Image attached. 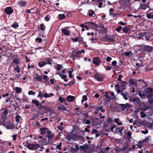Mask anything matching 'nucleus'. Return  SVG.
<instances>
[{
    "label": "nucleus",
    "mask_w": 153,
    "mask_h": 153,
    "mask_svg": "<svg viewBox=\"0 0 153 153\" xmlns=\"http://www.w3.org/2000/svg\"><path fill=\"white\" fill-rule=\"evenodd\" d=\"M40 147L39 144H30L27 146V148L31 150L38 149V148Z\"/></svg>",
    "instance_id": "nucleus-5"
},
{
    "label": "nucleus",
    "mask_w": 153,
    "mask_h": 153,
    "mask_svg": "<svg viewBox=\"0 0 153 153\" xmlns=\"http://www.w3.org/2000/svg\"><path fill=\"white\" fill-rule=\"evenodd\" d=\"M141 114V118H144L146 117V115L144 113V112L143 111H141L140 113Z\"/></svg>",
    "instance_id": "nucleus-54"
},
{
    "label": "nucleus",
    "mask_w": 153,
    "mask_h": 153,
    "mask_svg": "<svg viewBox=\"0 0 153 153\" xmlns=\"http://www.w3.org/2000/svg\"><path fill=\"white\" fill-rule=\"evenodd\" d=\"M148 102L150 104H152L153 102V98H150L149 100H148Z\"/></svg>",
    "instance_id": "nucleus-63"
},
{
    "label": "nucleus",
    "mask_w": 153,
    "mask_h": 153,
    "mask_svg": "<svg viewBox=\"0 0 153 153\" xmlns=\"http://www.w3.org/2000/svg\"><path fill=\"white\" fill-rule=\"evenodd\" d=\"M8 113V111L7 109H6L2 113V116H3L4 117H6Z\"/></svg>",
    "instance_id": "nucleus-40"
},
{
    "label": "nucleus",
    "mask_w": 153,
    "mask_h": 153,
    "mask_svg": "<svg viewBox=\"0 0 153 153\" xmlns=\"http://www.w3.org/2000/svg\"><path fill=\"white\" fill-rule=\"evenodd\" d=\"M89 110L86 113H81V114L83 115L84 116H85V117H86L87 118H89L90 117V116H89V115H88V112H91L92 111V110H91V109H89Z\"/></svg>",
    "instance_id": "nucleus-35"
},
{
    "label": "nucleus",
    "mask_w": 153,
    "mask_h": 153,
    "mask_svg": "<svg viewBox=\"0 0 153 153\" xmlns=\"http://www.w3.org/2000/svg\"><path fill=\"white\" fill-rule=\"evenodd\" d=\"M44 109L45 111L47 112L48 111H51V109L47 105H45V106H44Z\"/></svg>",
    "instance_id": "nucleus-46"
},
{
    "label": "nucleus",
    "mask_w": 153,
    "mask_h": 153,
    "mask_svg": "<svg viewBox=\"0 0 153 153\" xmlns=\"http://www.w3.org/2000/svg\"><path fill=\"white\" fill-rule=\"evenodd\" d=\"M153 97V95L151 93H148L146 94V97L147 98L148 100H149L150 98L152 97Z\"/></svg>",
    "instance_id": "nucleus-53"
},
{
    "label": "nucleus",
    "mask_w": 153,
    "mask_h": 153,
    "mask_svg": "<svg viewBox=\"0 0 153 153\" xmlns=\"http://www.w3.org/2000/svg\"><path fill=\"white\" fill-rule=\"evenodd\" d=\"M16 92L18 94L21 93L22 92L21 88L18 87H16L15 88Z\"/></svg>",
    "instance_id": "nucleus-34"
},
{
    "label": "nucleus",
    "mask_w": 153,
    "mask_h": 153,
    "mask_svg": "<svg viewBox=\"0 0 153 153\" xmlns=\"http://www.w3.org/2000/svg\"><path fill=\"white\" fill-rule=\"evenodd\" d=\"M146 16L149 19H153V12H151L149 13H146Z\"/></svg>",
    "instance_id": "nucleus-23"
},
{
    "label": "nucleus",
    "mask_w": 153,
    "mask_h": 153,
    "mask_svg": "<svg viewBox=\"0 0 153 153\" xmlns=\"http://www.w3.org/2000/svg\"><path fill=\"white\" fill-rule=\"evenodd\" d=\"M115 87V89L117 93L119 94L122 91H121L120 89V85L119 84H117L114 85Z\"/></svg>",
    "instance_id": "nucleus-25"
},
{
    "label": "nucleus",
    "mask_w": 153,
    "mask_h": 153,
    "mask_svg": "<svg viewBox=\"0 0 153 153\" xmlns=\"http://www.w3.org/2000/svg\"><path fill=\"white\" fill-rule=\"evenodd\" d=\"M88 15L90 16H92L95 13L94 11L92 10H90L88 11Z\"/></svg>",
    "instance_id": "nucleus-36"
},
{
    "label": "nucleus",
    "mask_w": 153,
    "mask_h": 153,
    "mask_svg": "<svg viewBox=\"0 0 153 153\" xmlns=\"http://www.w3.org/2000/svg\"><path fill=\"white\" fill-rule=\"evenodd\" d=\"M86 24H88V26L89 28H91L93 29L97 28L98 25L96 23L91 22H86Z\"/></svg>",
    "instance_id": "nucleus-8"
},
{
    "label": "nucleus",
    "mask_w": 153,
    "mask_h": 153,
    "mask_svg": "<svg viewBox=\"0 0 153 153\" xmlns=\"http://www.w3.org/2000/svg\"><path fill=\"white\" fill-rule=\"evenodd\" d=\"M12 27L14 28H16L19 27L18 23L16 22H14L12 25Z\"/></svg>",
    "instance_id": "nucleus-37"
},
{
    "label": "nucleus",
    "mask_w": 153,
    "mask_h": 153,
    "mask_svg": "<svg viewBox=\"0 0 153 153\" xmlns=\"http://www.w3.org/2000/svg\"><path fill=\"white\" fill-rule=\"evenodd\" d=\"M150 108V106L149 105H144L140 106L139 108V109L140 110L146 111V110L149 109Z\"/></svg>",
    "instance_id": "nucleus-17"
},
{
    "label": "nucleus",
    "mask_w": 153,
    "mask_h": 153,
    "mask_svg": "<svg viewBox=\"0 0 153 153\" xmlns=\"http://www.w3.org/2000/svg\"><path fill=\"white\" fill-rule=\"evenodd\" d=\"M46 65V63L43 61H42L38 63V65L40 68Z\"/></svg>",
    "instance_id": "nucleus-32"
},
{
    "label": "nucleus",
    "mask_w": 153,
    "mask_h": 153,
    "mask_svg": "<svg viewBox=\"0 0 153 153\" xmlns=\"http://www.w3.org/2000/svg\"><path fill=\"white\" fill-rule=\"evenodd\" d=\"M5 117H4L3 116H1V119L0 120V125H3L4 126H5L6 124V123H5Z\"/></svg>",
    "instance_id": "nucleus-18"
},
{
    "label": "nucleus",
    "mask_w": 153,
    "mask_h": 153,
    "mask_svg": "<svg viewBox=\"0 0 153 153\" xmlns=\"http://www.w3.org/2000/svg\"><path fill=\"white\" fill-rule=\"evenodd\" d=\"M127 85V84H121L120 86L121 87H120V88L123 91L125 90L126 89V85Z\"/></svg>",
    "instance_id": "nucleus-43"
},
{
    "label": "nucleus",
    "mask_w": 153,
    "mask_h": 153,
    "mask_svg": "<svg viewBox=\"0 0 153 153\" xmlns=\"http://www.w3.org/2000/svg\"><path fill=\"white\" fill-rule=\"evenodd\" d=\"M63 66L62 65L57 64L56 65V70L57 71H60L61 69H62Z\"/></svg>",
    "instance_id": "nucleus-38"
},
{
    "label": "nucleus",
    "mask_w": 153,
    "mask_h": 153,
    "mask_svg": "<svg viewBox=\"0 0 153 153\" xmlns=\"http://www.w3.org/2000/svg\"><path fill=\"white\" fill-rule=\"evenodd\" d=\"M120 106V108L124 111L127 108H128L130 107V105L128 103H126L125 104H120L119 105Z\"/></svg>",
    "instance_id": "nucleus-12"
},
{
    "label": "nucleus",
    "mask_w": 153,
    "mask_h": 153,
    "mask_svg": "<svg viewBox=\"0 0 153 153\" xmlns=\"http://www.w3.org/2000/svg\"><path fill=\"white\" fill-rule=\"evenodd\" d=\"M4 12L6 14L10 15L13 13V10L11 7H7L5 9Z\"/></svg>",
    "instance_id": "nucleus-7"
},
{
    "label": "nucleus",
    "mask_w": 153,
    "mask_h": 153,
    "mask_svg": "<svg viewBox=\"0 0 153 153\" xmlns=\"http://www.w3.org/2000/svg\"><path fill=\"white\" fill-rule=\"evenodd\" d=\"M60 77H61V78L62 79H64V80L65 81H66V82L68 81V80L66 79L67 76H66V75H62L61 76H60Z\"/></svg>",
    "instance_id": "nucleus-51"
},
{
    "label": "nucleus",
    "mask_w": 153,
    "mask_h": 153,
    "mask_svg": "<svg viewBox=\"0 0 153 153\" xmlns=\"http://www.w3.org/2000/svg\"><path fill=\"white\" fill-rule=\"evenodd\" d=\"M123 31L125 33H127L130 31V29L128 27H123Z\"/></svg>",
    "instance_id": "nucleus-28"
},
{
    "label": "nucleus",
    "mask_w": 153,
    "mask_h": 153,
    "mask_svg": "<svg viewBox=\"0 0 153 153\" xmlns=\"http://www.w3.org/2000/svg\"><path fill=\"white\" fill-rule=\"evenodd\" d=\"M71 56L72 57L73 60H75L76 57V55L74 53H72L71 55Z\"/></svg>",
    "instance_id": "nucleus-58"
},
{
    "label": "nucleus",
    "mask_w": 153,
    "mask_h": 153,
    "mask_svg": "<svg viewBox=\"0 0 153 153\" xmlns=\"http://www.w3.org/2000/svg\"><path fill=\"white\" fill-rule=\"evenodd\" d=\"M83 39V38L82 37H79V41L80 43H82V42L84 44H85L86 43V42H84L82 40Z\"/></svg>",
    "instance_id": "nucleus-48"
},
{
    "label": "nucleus",
    "mask_w": 153,
    "mask_h": 153,
    "mask_svg": "<svg viewBox=\"0 0 153 153\" xmlns=\"http://www.w3.org/2000/svg\"><path fill=\"white\" fill-rule=\"evenodd\" d=\"M89 149V147L87 144L85 145L84 146H80V149L81 151H86L87 150Z\"/></svg>",
    "instance_id": "nucleus-15"
},
{
    "label": "nucleus",
    "mask_w": 153,
    "mask_h": 153,
    "mask_svg": "<svg viewBox=\"0 0 153 153\" xmlns=\"http://www.w3.org/2000/svg\"><path fill=\"white\" fill-rule=\"evenodd\" d=\"M68 71L69 74V77L70 78H71L73 77V76L72 75V73L73 71V68H68Z\"/></svg>",
    "instance_id": "nucleus-24"
},
{
    "label": "nucleus",
    "mask_w": 153,
    "mask_h": 153,
    "mask_svg": "<svg viewBox=\"0 0 153 153\" xmlns=\"http://www.w3.org/2000/svg\"><path fill=\"white\" fill-rule=\"evenodd\" d=\"M120 93H121V95L123 96V97L125 100H128V97H127L125 93L123 92L122 91L120 92Z\"/></svg>",
    "instance_id": "nucleus-41"
},
{
    "label": "nucleus",
    "mask_w": 153,
    "mask_h": 153,
    "mask_svg": "<svg viewBox=\"0 0 153 153\" xmlns=\"http://www.w3.org/2000/svg\"><path fill=\"white\" fill-rule=\"evenodd\" d=\"M21 118V117L19 115H17L16 117V122H19V119Z\"/></svg>",
    "instance_id": "nucleus-55"
},
{
    "label": "nucleus",
    "mask_w": 153,
    "mask_h": 153,
    "mask_svg": "<svg viewBox=\"0 0 153 153\" xmlns=\"http://www.w3.org/2000/svg\"><path fill=\"white\" fill-rule=\"evenodd\" d=\"M71 40L74 42H76L79 41V39L76 37L75 38H72Z\"/></svg>",
    "instance_id": "nucleus-61"
},
{
    "label": "nucleus",
    "mask_w": 153,
    "mask_h": 153,
    "mask_svg": "<svg viewBox=\"0 0 153 153\" xmlns=\"http://www.w3.org/2000/svg\"><path fill=\"white\" fill-rule=\"evenodd\" d=\"M53 95L54 94L53 93H50L48 94L47 93H46L43 94V96L45 98H48L51 97L53 96Z\"/></svg>",
    "instance_id": "nucleus-27"
},
{
    "label": "nucleus",
    "mask_w": 153,
    "mask_h": 153,
    "mask_svg": "<svg viewBox=\"0 0 153 153\" xmlns=\"http://www.w3.org/2000/svg\"><path fill=\"white\" fill-rule=\"evenodd\" d=\"M59 101L62 103L65 101V99L64 98H63L61 97H59Z\"/></svg>",
    "instance_id": "nucleus-52"
},
{
    "label": "nucleus",
    "mask_w": 153,
    "mask_h": 153,
    "mask_svg": "<svg viewBox=\"0 0 153 153\" xmlns=\"http://www.w3.org/2000/svg\"><path fill=\"white\" fill-rule=\"evenodd\" d=\"M14 71H16V72L18 73H19L20 72V67L17 65L16 67L14 69Z\"/></svg>",
    "instance_id": "nucleus-50"
},
{
    "label": "nucleus",
    "mask_w": 153,
    "mask_h": 153,
    "mask_svg": "<svg viewBox=\"0 0 153 153\" xmlns=\"http://www.w3.org/2000/svg\"><path fill=\"white\" fill-rule=\"evenodd\" d=\"M51 18V16L49 15H47V16H45L44 20L46 21H48Z\"/></svg>",
    "instance_id": "nucleus-49"
},
{
    "label": "nucleus",
    "mask_w": 153,
    "mask_h": 153,
    "mask_svg": "<svg viewBox=\"0 0 153 153\" xmlns=\"http://www.w3.org/2000/svg\"><path fill=\"white\" fill-rule=\"evenodd\" d=\"M95 78L99 82H101L103 80V77L98 74H95Z\"/></svg>",
    "instance_id": "nucleus-14"
},
{
    "label": "nucleus",
    "mask_w": 153,
    "mask_h": 153,
    "mask_svg": "<svg viewBox=\"0 0 153 153\" xmlns=\"http://www.w3.org/2000/svg\"><path fill=\"white\" fill-rule=\"evenodd\" d=\"M140 46L142 49L141 51L143 53L146 52L149 53L153 50V47L149 45H145L143 44Z\"/></svg>",
    "instance_id": "nucleus-2"
},
{
    "label": "nucleus",
    "mask_w": 153,
    "mask_h": 153,
    "mask_svg": "<svg viewBox=\"0 0 153 153\" xmlns=\"http://www.w3.org/2000/svg\"><path fill=\"white\" fill-rule=\"evenodd\" d=\"M36 41L38 42L39 43H40L42 42V39L41 38L37 37L36 39Z\"/></svg>",
    "instance_id": "nucleus-56"
},
{
    "label": "nucleus",
    "mask_w": 153,
    "mask_h": 153,
    "mask_svg": "<svg viewBox=\"0 0 153 153\" xmlns=\"http://www.w3.org/2000/svg\"><path fill=\"white\" fill-rule=\"evenodd\" d=\"M28 94L29 95H34L36 93L34 92H33V91H28Z\"/></svg>",
    "instance_id": "nucleus-57"
},
{
    "label": "nucleus",
    "mask_w": 153,
    "mask_h": 153,
    "mask_svg": "<svg viewBox=\"0 0 153 153\" xmlns=\"http://www.w3.org/2000/svg\"><path fill=\"white\" fill-rule=\"evenodd\" d=\"M131 53V52L130 51H129L128 52H125L124 53V54H125L126 56H128Z\"/></svg>",
    "instance_id": "nucleus-62"
},
{
    "label": "nucleus",
    "mask_w": 153,
    "mask_h": 153,
    "mask_svg": "<svg viewBox=\"0 0 153 153\" xmlns=\"http://www.w3.org/2000/svg\"><path fill=\"white\" fill-rule=\"evenodd\" d=\"M86 119L87 118L85 117V118L83 119V123H84V122H85V124H90L91 123L90 121L88 120H86Z\"/></svg>",
    "instance_id": "nucleus-44"
},
{
    "label": "nucleus",
    "mask_w": 153,
    "mask_h": 153,
    "mask_svg": "<svg viewBox=\"0 0 153 153\" xmlns=\"http://www.w3.org/2000/svg\"><path fill=\"white\" fill-rule=\"evenodd\" d=\"M40 134L42 135L48 134V135H54L53 134H51V131L47 128H40Z\"/></svg>",
    "instance_id": "nucleus-3"
},
{
    "label": "nucleus",
    "mask_w": 153,
    "mask_h": 153,
    "mask_svg": "<svg viewBox=\"0 0 153 153\" xmlns=\"http://www.w3.org/2000/svg\"><path fill=\"white\" fill-rule=\"evenodd\" d=\"M129 101H132L133 103L135 105H140L141 103V100L138 97H135L133 99H131Z\"/></svg>",
    "instance_id": "nucleus-6"
},
{
    "label": "nucleus",
    "mask_w": 153,
    "mask_h": 153,
    "mask_svg": "<svg viewBox=\"0 0 153 153\" xmlns=\"http://www.w3.org/2000/svg\"><path fill=\"white\" fill-rule=\"evenodd\" d=\"M116 38L115 36L114 35H107L104 38V41L108 42H113L115 41Z\"/></svg>",
    "instance_id": "nucleus-4"
},
{
    "label": "nucleus",
    "mask_w": 153,
    "mask_h": 153,
    "mask_svg": "<svg viewBox=\"0 0 153 153\" xmlns=\"http://www.w3.org/2000/svg\"><path fill=\"white\" fill-rule=\"evenodd\" d=\"M153 91V88L150 87H149L146 88L145 92L146 93V94L151 93Z\"/></svg>",
    "instance_id": "nucleus-29"
},
{
    "label": "nucleus",
    "mask_w": 153,
    "mask_h": 153,
    "mask_svg": "<svg viewBox=\"0 0 153 153\" xmlns=\"http://www.w3.org/2000/svg\"><path fill=\"white\" fill-rule=\"evenodd\" d=\"M69 29V27H65V28H62V32L66 36H68L70 33V31L67 30Z\"/></svg>",
    "instance_id": "nucleus-11"
},
{
    "label": "nucleus",
    "mask_w": 153,
    "mask_h": 153,
    "mask_svg": "<svg viewBox=\"0 0 153 153\" xmlns=\"http://www.w3.org/2000/svg\"><path fill=\"white\" fill-rule=\"evenodd\" d=\"M149 7L147 5H146L145 3H141L140 4L139 8L142 10H145Z\"/></svg>",
    "instance_id": "nucleus-20"
},
{
    "label": "nucleus",
    "mask_w": 153,
    "mask_h": 153,
    "mask_svg": "<svg viewBox=\"0 0 153 153\" xmlns=\"http://www.w3.org/2000/svg\"><path fill=\"white\" fill-rule=\"evenodd\" d=\"M12 62L14 64L17 65L20 62V59L17 58H14L12 61Z\"/></svg>",
    "instance_id": "nucleus-21"
},
{
    "label": "nucleus",
    "mask_w": 153,
    "mask_h": 153,
    "mask_svg": "<svg viewBox=\"0 0 153 153\" xmlns=\"http://www.w3.org/2000/svg\"><path fill=\"white\" fill-rule=\"evenodd\" d=\"M18 4L20 7H23L26 6L27 3L23 1H20L18 2Z\"/></svg>",
    "instance_id": "nucleus-22"
},
{
    "label": "nucleus",
    "mask_w": 153,
    "mask_h": 153,
    "mask_svg": "<svg viewBox=\"0 0 153 153\" xmlns=\"http://www.w3.org/2000/svg\"><path fill=\"white\" fill-rule=\"evenodd\" d=\"M124 127H119L117 129L118 130V132L120 133V135L122 136L123 135L122 131L124 129Z\"/></svg>",
    "instance_id": "nucleus-33"
},
{
    "label": "nucleus",
    "mask_w": 153,
    "mask_h": 153,
    "mask_svg": "<svg viewBox=\"0 0 153 153\" xmlns=\"http://www.w3.org/2000/svg\"><path fill=\"white\" fill-rule=\"evenodd\" d=\"M44 28H45V26L43 24H41L40 25V27L39 28L42 31H44L45 30Z\"/></svg>",
    "instance_id": "nucleus-45"
},
{
    "label": "nucleus",
    "mask_w": 153,
    "mask_h": 153,
    "mask_svg": "<svg viewBox=\"0 0 153 153\" xmlns=\"http://www.w3.org/2000/svg\"><path fill=\"white\" fill-rule=\"evenodd\" d=\"M58 109L59 110H63V111L64 110H66L68 111H69L68 110H67L66 109V108L65 107V106L63 105H61L60 106H59L58 107ZM61 111L62 112V111Z\"/></svg>",
    "instance_id": "nucleus-31"
},
{
    "label": "nucleus",
    "mask_w": 153,
    "mask_h": 153,
    "mask_svg": "<svg viewBox=\"0 0 153 153\" xmlns=\"http://www.w3.org/2000/svg\"><path fill=\"white\" fill-rule=\"evenodd\" d=\"M74 99V97L71 95H68L66 98V100L68 102H72Z\"/></svg>",
    "instance_id": "nucleus-19"
},
{
    "label": "nucleus",
    "mask_w": 153,
    "mask_h": 153,
    "mask_svg": "<svg viewBox=\"0 0 153 153\" xmlns=\"http://www.w3.org/2000/svg\"><path fill=\"white\" fill-rule=\"evenodd\" d=\"M137 81L136 79L130 78L129 79L128 83L133 86H137Z\"/></svg>",
    "instance_id": "nucleus-13"
},
{
    "label": "nucleus",
    "mask_w": 153,
    "mask_h": 153,
    "mask_svg": "<svg viewBox=\"0 0 153 153\" xmlns=\"http://www.w3.org/2000/svg\"><path fill=\"white\" fill-rule=\"evenodd\" d=\"M100 60L98 57H94L92 60V62L95 65L97 66H99L100 65Z\"/></svg>",
    "instance_id": "nucleus-9"
},
{
    "label": "nucleus",
    "mask_w": 153,
    "mask_h": 153,
    "mask_svg": "<svg viewBox=\"0 0 153 153\" xmlns=\"http://www.w3.org/2000/svg\"><path fill=\"white\" fill-rule=\"evenodd\" d=\"M39 102L38 100H32V103L34 104H35L38 107L39 105Z\"/></svg>",
    "instance_id": "nucleus-39"
},
{
    "label": "nucleus",
    "mask_w": 153,
    "mask_h": 153,
    "mask_svg": "<svg viewBox=\"0 0 153 153\" xmlns=\"http://www.w3.org/2000/svg\"><path fill=\"white\" fill-rule=\"evenodd\" d=\"M58 16L59 19L60 20L65 19L66 18V16L64 14H59Z\"/></svg>",
    "instance_id": "nucleus-30"
},
{
    "label": "nucleus",
    "mask_w": 153,
    "mask_h": 153,
    "mask_svg": "<svg viewBox=\"0 0 153 153\" xmlns=\"http://www.w3.org/2000/svg\"><path fill=\"white\" fill-rule=\"evenodd\" d=\"M6 128L8 129H12L14 128L15 126L13 123H11L9 121L7 122L6 123L5 126Z\"/></svg>",
    "instance_id": "nucleus-10"
},
{
    "label": "nucleus",
    "mask_w": 153,
    "mask_h": 153,
    "mask_svg": "<svg viewBox=\"0 0 153 153\" xmlns=\"http://www.w3.org/2000/svg\"><path fill=\"white\" fill-rule=\"evenodd\" d=\"M73 138L71 134H68L67 135V139L68 141L70 140H71Z\"/></svg>",
    "instance_id": "nucleus-42"
},
{
    "label": "nucleus",
    "mask_w": 153,
    "mask_h": 153,
    "mask_svg": "<svg viewBox=\"0 0 153 153\" xmlns=\"http://www.w3.org/2000/svg\"><path fill=\"white\" fill-rule=\"evenodd\" d=\"M52 61V60L51 59H48L45 62L46 63L48 64H49L51 65H52V63H51V61Z\"/></svg>",
    "instance_id": "nucleus-47"
},
{
    "label": "nucleus",
    "mask_w": 153,
    "mask_h": 153,
    "mask_svg": "<svg viewBox=\"0 0 153 153\" xmlns=\"http://www.w3.org/2000/svg\"><path fill=\"white\" fill-rule=\"evenodd\" d=\"M102 106H96H96H95V108H94L97 111H99L100 110H101V108L102 107Z\"/></svg>",
    "instance_id": "nucleus-59"
},
{
    "label": "nucleus",
    "mask_w": 153,
    "mask_h": 153,
    "mask_svg": "<svg viewBox=\"0 0 153 153\" xmlns=\"http://www.w3.org/2000/svg\"><path fill=\"white\" fill-rule=\"evenodd\" d=\"M143 37H144L146 40H149L150 38V36L148 32H144L143 33Z\"/></svg>",
    "instance_id": "nucleus-16"
},
{
    "label": "nucleus",
    "mask_w": 153,
    "mask_h": 153,
    "mask_svg": "<svg viewBox=\"0 0 153 153\" xmlns=\"http://www.w3.org/2000/svg\"><path fill=\"white\" fill-rule=\"evenodd\" d=\"M34 78L35 79L37 80L39 82H41L42 80V76L39 75L37 74L36 75L35 77Z\"/></svg>",
    "instance_id": "nucleus-26"
},
{
    "label": "nucleus",
    "mask_w": 153,
    "mask_h": 153,
    "mask_svg": "<svg viewBox=\"0 0 153 153\" xmlns=\"http://www.w3.org/2000/svg\"><path fill=\"white\" fill-rule=\"evenodd\" d=\"M75 82L74 81H71L70 82H69L68 84L69 86H70L74 84Z\"/></svg>",
    "instance_id": "nucleus-64"
},
{
    "label": "nucleus",
    "mask_w": 153,
    "mask_h": 153,
    "mask_svg": "<svg viewBox=\"0 0 153 153\" xmlns=\"http://www.w3.org/2000/svg\"><path fill=\"white\" fill-rule=\"evenodd\" d=\"M122 29V27L121 26L118 27L117 28L115 29L118 32H119Z\"/></svg>",
    "instance_id": "nucleus-60"
},
{
    "label": "nucleus",
    "mask_w": 153,
    "mask_h": 153,
    "mask_svg": "<svg viewBox=\"0 0 153 153\" xmlns=\"http://www.w3.org/2000/svg\"><path fill=\"white\" fill-rule=\"evenodd\" d=\"M53 136L54 135H45L41 141V144L42 145H46L51 144Z\"/></svg>",
    "instance_id": "nucleus-1"
}]
</instances>
